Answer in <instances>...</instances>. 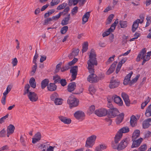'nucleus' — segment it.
Masks as SVG:
<instances>
[{"instance_id":"nucleus-41","label":"nucleus","mask_w":151,"mask_h":151,"mask_svg":"<svg viewBox=\"0 0 151 151\" xmlns=\"http://www.w3.org/2000/svg\"><path fill=\"white\" fill-rule=\"evenodd\" d=\"M114 15L111 14L108 17L107 21L106 22V24H109L111 22L112 19L114 17Z\"/></svg>"},{"instance_id":"nucleus-52","label":"nucleus","mask_w":151,"mask_h":151,"mask_svg":"<svg viewBox=\"0 0 151 151\" xmlns=\"http://www.w3.org/2000/svg\"><path fill=\"white\" fill-rule=\"evenodd\" d=\"M139 78L138 76H136L131 81H130V85H131L132 84H133L135 83L137 80Z\"/></svg>"},{"instance_id":"nucleus-49","label":"nucleus","mask_w":151,"mask_h":151,"mask_svg":"<svg viewBox=\"0 0 151 151\" xmlns=\"http://www.w3.org/2000/svg\"><path fill=\"white\" fill-rule=\"evenodd\" d=\"M53 21L52 18H48L45 19L44 20V25H47L51 23V22Z\"/></svg>"},{"instance_id":"nucleus-53","label":"nucleus","mask_w":151,"mask_h":151,"mask_svg":"<svg viewBox=\"0 0 151 151\" xmlns=\"http://www.w3.org/2000/svg\"><path fill=\"white\" fill-rule=\"evenodd\" d=\"M9 114H7L5 116H3L0 119V123L2 124L4 122V120L8 117Z\"/></svg>"},{"instance_id":"nucleus-58","label":"nucleus","mask_w":151,"mask_h":151,"mask_svg":"<svg viewBox=\"0 0 151 151\" xmlns=\"http://www.w3.org/2000/svg\"><path fill=\"white\" fill-rule=\"evenodd\" d=\"M69 7L68 6L64 9L62 12H61L62 13V14L65 15L69 11Z\"/></svg>"},{"instance_id":"nucleus-55","label":"nucleus","mask_w":151,"mask_h":151,"mask_svg":"<svg viewBox=\"0 0 151 151\" xmlns=\"http://www.w3.org/2000/svg\"><path fill=\"white\" fill-rule=\"evenodd\" d=\"M37 66H33L32 67V70L31 71V74L32 75H33L35 73L37 68Z\"/></svg>"},{"instance_id":"nucleus-51","label":"nucleus","mask_w":151,"mask_h":151,"mask_svg":"<svg viewBox=\"0 0 151 151\" xmlns=\"http://www.w3.org/2000/svg\"><path fill=\"white\" fill-rule=\"evenodd\" d=\"M60 0H52L50 3L51 6H53L59 4L60 2Z\"/></svg>"},{"instance_id":"nucleus-44","label":"nucleus","mask_w":151,"mask_h":151,"mask_svg":"<svg viewBox=\"0 0 151 151\" xmlns=\"http://www.w3.org/2000/svg\"><path fill=\"white\" fill-rule=\"evenodd\" d=\"M68 26H65L61 28L60 30V32L62 34L65 33L68 30Z\"/></svg>"},{"instance_id":"nucleus-8","label":"nucleus","mask_w":151,"mask_h":151,"mask_svg":"<svg viewBox=\"0 0 151 151\" xmlns=\"http://www.w3.org/2000/svg\"><path fill=\"white\" fill-rule=\"evenodd\" d=\"M127 141L125 139L122 141L117 147L116 146H113V147L114 149L117 148L119 150H122L127 146Z\"/></svg>"},{"instance_id":"nucleus-23","label":"nucleus","mask_w":151,"mask_h":151,"mask_svg":"<svg viewBox=\"0 0 151 151\" xmlns=\"http://www.w3.org/2000/svg\"><path fill=\"white\" fill-rule=\"evenodd\" d=\"M90 16V12H87L83 16L82 18V24H84L88 21Z\"/></svg>"},{"instance_id":"nucleus-48","label":"nucleus","mask_w":151,"mask_h":151,"mask_svg":"<svg viewBox=\"0 0 151 151\" xmlns=\"http://www.w3.org/2000/svg\"><path fill=\"white\" fill-rule=\"evenodd\" d=\"M63 101V100L62 99L58 98L55 101L54 103L56 105H60L62 104Z\"/></svg>"},{"instance_id":"nucleus-30","label":"nucleus","mask_w":151,"mask_h":151,"mask_svg":"<svg viewBox=\"0 0 151 151\" xmlns=\"http://www.w3.org/2000/svg\"><path fill=\"white\" fill-rule=\"evenodd\" d=\"M146 50L145 48L142 49V51L138 54L139 56L141 59H143L146 58Z\"/></svg>"},{"instance_id":"nucleus-57","label":"nucleus","mask_w":151,"mask_h":151,"mask_svg":"<svg viewBox=\"0 0 151 151\" xmlns=\"http://www.w3.org/2000/svg\"><path fill=\"white\" fill-rule=\"evenodd\" d=\"M78 7L75 6L71 10V13L73 15L75 14L78 12Z\"/></svg>"},{"instance_id":"nucleus-35","label":"nucleus","mask_w":151,"mask_h":151,"mask_svg":"<svg viewBox=\"0 0 151 151\" xmlns=\"http://www.w3.org/2000/svg\"><path fill=\"white\" fill-rule=\"evenodd\" d=\"M145 114L147 117L151 116V104L148 107L146 111Z\"/></svg>"},{"instance_id":"nucleus-15","label":"nucleus","mask_w":151,"mask_h":151,"mask_svg":"<svg viewBox=\"0 0 151 151\" xmlns=\"http://www.w3.org/2000/svg\"><path fill=\"white\" fill-rule=\"evenodd\" d=\"M15 128L14 125L12 124L9 125L7 128V136L8 137L12 134L14 132Z\"/></svg>"},{"instance_id":"nucleus-54","label":"nucleus","mask_w":151,"mask_h":151,"mask_svg":"<svg viewBox=\"0 0 151 151\" xmlns=\"http://www.w3.org/2000/svg\"><path fill=\"white\" fill-rule=\"evenodd\" d=\"M60 83L61 84V85L63 86L66 85L67 84L66 80L65 79H61L60 81V82H58V83Z\"/></svg>"},{"instance_id":"nucleus-29","label":"nucleus","mask_w":151,"mask_h":151,"mask_svg":"<svg viewBox=\"0 0 151 151\" xmlns=\"http://www.w3.org/2000/svg\"><path fill=\"white\" fill-rule=\"evenodd\" d=\"M106 146L105 144H101L96 148L95 151H102L103 150L106 149Z\"/></svg>"},{"instance_id":"nucleus-31","label":"nucleus","mask_w":151,"mask_h":151,"mask_svg":"<svg viewBox=\"0 0 151 151\" xmlns=\"http://www.w3.org/2000/svg\"><path fill=\"white\" fill-rule=\"evenodd\" d=\"M124 118V114H121L118 116L116 120V122L117 124H119L122 121Z\"/></svg>"},{"instance_id":"nucleus-45","label":"nucleus","mask_w":151,"mask_h":151,"mask_svg":"<svg viewBox=\"0 0 151 151\" xmlns=\"http://www.w3.org/2000/svg\"><path fill=\"white\" fill-rule=\"evenodd\" d=\"M67 5V4L65 3H63V4L60 5L58 6L57 9L58 10H60L65 8Z\"/></svg>"},{"instance_id":"nucleus-22","label":"nucleus","mask_w":151,"mask_h":151,"mask_svg":"<svg viewBox=\"0 0 151 151\" xmlns=\"http://www.w3.org/2000/svg\"><path fill=\"white\" fill-rule=\"evenodd\" d=\"M130 125L132 127H134L137 125V119L135 116L133 115L131 116L130 120Z\"/></svg>"},{"instance_id":"nucleus-43","label":"nucleus","mask_w":151,"mask_h":151,"mask_svg":"<svg viewBox=\"0 0 151 151\" xmlns=\"http://www.w3.org/2000/svg\"><path fill=\"white\" fill-rule=\"evenodd\" d=\"M6 135V131L5 129L4 128L0 131V137H5Z\"/></svg>"},{"instance_id":"nucleus-40","label":"nucleus","mask_w":151,"mask_h":151,"mask_svg":"<svg viewBox=\"0 0 151 151\" xmlns=\"http://www.w3.org/2000/svg\"><path fill=\"white\" fill-rule=\"evenodd\" d=\"M113 32L112 29V30L111 28H110L108 29V30L104 32L102 34V36L103 37H106L111 32Z\"/></svg>"},{"instance_id":"nucleus-56","label":"nucleus","mask_w":151,"mask_h":151,"mask_svg":"<svg viewBox=\"0 0 151 151\" xmlns=\"http://www.w3.org/2000/svg\"><path fill=\"white\" fill-rule=\"evenodd\" d=\"M95 109V106L94 105H92L89 107L88 110L89 111L90 113L91 114L94 111Z\"/></svg>"},{"instance_id":"nucleus-7","label":"nucleus","mask_w":151,"mask_h":151,"mask_svg":"<svg viewBox=\"0 0 151 151\" xmlns=\"http://www.w3.org/2000/svg\"><path fill=\"white\" fill-rule=\"evenodd\" d=\"M108 111L104 108L96 110L95 111V114L99 117L104 116L107 115Z\"/></svg>"},{"instance_id":"nucleus-16","label":"nucleus","mask_w":151,"mask_h":151,"mask_svg":"<svg viewBox=\"0 0 151 151\" xmlns=\"http://www.w3.org/2000/svg\"><path fill=\"white\" fill-rule=\"evenodd\" d=\"M142 125L144 128H147L151 125V119L148 118L144 121Z\"/></svg>"},{"instance_id":"nucleus-60","label":"nucleus","mask_w":151,"mask_h":151,"mask_svg":"<svg viewBox=\"0 0 151 151\" xmlns=\"http://www.w3.org/2000/svg\"><path fill=\"white\" fill-rule=\"evenodd\" d=\"M62 64V62H60L56 66V71L57 72L58 71L60 70L61 66V65Z\"/></svg>"},{"instance_id":"nucleus-50","label":"nucleus","mask_w":151,"mask_h":151,"mask_svg":"<svg viewBox=\"0 0 151 151\" xmlns=\"http://www.w3.org/2000/svg\"><path fill=\"white\" fill-rule=\"evenodd\" d=\"M53 80L55 83L57 82H60V77L58 75H56L53 77Z\"/></svg>"},{"instance_id":"nucleus-27","label":"nucleus","mask_w":151,"mask_h":151,"mask_svg":"<svg viewBox=\"0 0 151 151\" xmlns=\"http://www.w3.org/2000/svg\"><path fill=\"white\" fill-rule=\"evenodd\" d=\"M122 134L121 133H120L118 132H117L116 134V135L114 138V142L116 143H117L120 140Z\"/></svg>"},{"instance_id":"nucleus-4","label":"nucleus","mask_w":151,"mask_h":151,"mask_svg":"<svg viewBox=\"0 0 151 151\" xmlns=\"http://www.w3.org/2000/svg\"><path fill=\"white\" fill-rule=\"evenodd\" d=\"M140 19H137L133 23L132 26V31L134 32L137 28L139 25V23L142 24L143 22L144 17L143 16L140 17Z\"/></svg>"},{"instance_id":"nucleus-5","label":"nucleus","mask_w":151,"mask_h":151,"mask_svg":"<svg viewBox=\"0 0 151 151\" xmlns=\"http://www.w3.org/2000/svg\"><path fill=\"white\" fill-rule=\"evenodd\" d=\"M74 115L76 119L80 121L83 120L84 119L85 117V114L81 111H76L74 114Z\"/></svg>"},{"instance_id":"nucleus-3","label":"nucleus","mask_w":151,"mask_h":151,"mask_svg":"<svg viewBox=\"0 0 151 151\" xmlns=\"http://www.w3.org/2000/svg\"><path fill=\"white\" fill-rule=\"evenodd\" d=\"M96 139V136L93 135L88 138L86 142L85 146L87 147H91L93 145Z\"/></svg>"},{"instance_id":"nucleus-37","label":"nucleus","mask_w":151,"mask_h":151,"mask_svg":"<svg viewBox=\"0 0 151 151\" xmlns=\"http://www.w3.org/2000/svg\"><path fill=\"white\" fill-rule=\"evenodd\" d=\"M47 147L48 146L46 144H40V145L38 146V148L42 151H45Z\"/></svg>"},{"instance_id":"nucleus-62","label":"nucleus","mask_w":151,"mask_h":151,"mask_svg":"<svg viewBox=\"0 0 151 151\" xmlns=\"http://www.w3.org/2000/svg\"><path fill=\"white\" fill-rule=\"evenodd\" d=\"M130 81L125 78L124 81L123 83L124 85H127L128 84H130Z\"/></svg>"},{"instance_id":"nucleus-61","label":"nucleus","mask_w":151,"mask_h":151,"mask_svg":"<svg viewBox=\"0 0 151 151\" xmlns=\"http://www.w3.org/2000/svg\"><path fill=\"white\" fill-rule=\"evenodd\" d=\"M18 61L16 58H14L12 61V64L13 66H15L17 65Z\"/></svg>"},{"instance_id":"nucleus-21","label":"nucleus","mask_w":151,"mask_h":151,"mask_svg":"<svg viewBox=\"0 0 151 151\" xmlns=\"http://www.w3.org/2000/svg\"><path fill=\"white\" fill-rule=\"evenodd\" d=\"M114 102L119 105L121 106L122 105L123 101L121 98L119 96H114Z\"/></svg>"},{"instance_id":"nucleus-38","label":"nucleus","mask_w":151,"mask_h":151,"mask_svg":"<svg viewBox=\"0 0 151 151\" xmlns=\"http://www.w3.org/2000/svg\"><path fill=\"white\" fill-rule=\"evenodd\" d=\"M146 99L145 100L144 102L142 103L141 104V108L143 109L147 105L148 103L150 101V99L149 97H147Z\"/></svg>"},{"instance_id":"nucleus-14","label":"nucleus","mask_w":151,"mask_h":151,"mask_svg":"<svg viewBox=\"0 0 151 151\" xmlns=\"http://www.w3.org/2000/svg\"><path fill=\"white\" fill-rule=\"evenodd\" d=\"M41 138V135L40 132H37L34 135V137L32 138V143L33 144H35L37 142L39 141Z\"/></svg>"},{"instance_id":"nucleus-6","label":"nucleus","mask_w":151,"mask_h":151,"mask_svg":"<svg viewBox=\"0 0 151 151\" xmlns=\"http://www.w3.org/2000/svg\"><path fill=\"white\" fill-rule=\"evenodd\" d=\"M119 113L118 109L114 108L108 111L107 116L109 118H113L117 115Z\"/></svg>"},{"instance_id":"nucleus-63","label":"nucleus","mask_w":151,"mask_h":151,"mask_svg":"<svg viewBox=\"0 0 151 151\" xmlns=\"http://www.w3.org/2000/svg\"><path fill=\"white\" fill-rule=\"evenodd\" d=\"M133 73L132 72H131L129 74H127L125 77V78H126L128 79L130 81V78L132 76V74Z\"/></svg>"},{"instance_id":"nucleus-11","label":"nucleus","mask_w":151,"mask_h":151,"mask_svg":"<svg viewBox=\"0 0 151 151\" xmlns=\"http://www.w3.org/2000/svg\"><path fill=\"white\" fill-rule=\"evenodd\" d=\"M114 77H113L111 80L109 87L111 88H113L118 86L119 85V82L116 80H113Z\"/></svg>"},{"instance_id":"nucleus-1","label":"nucleus","mask_w":151,"mask_h":151,"mask_svg":"<svg viewBox=\"0 0 151 151\" xmlns=\"http://www.w3.org/2000/svg\"><path fill=\"white\" fill-rule=\"evenodd\" d=\"M96 56V55L94 52V50H91L89 56V60L87 62L88 68L91 74L89 76L87 79L89 82L93 83L96 82L99 80L98 77L94 73V65H96L97 64Z\"/></svg>"},{"instance_id":"nucleus-17","label":"nucleus","mask_w":151,"mask_h":151,"mask_svg":"<svg viewBox=\"0 0 151 151\" xmlns=\"http://www.w3.org/2000/svg\"><path fill=\"white\" fill-rule=\"evenodd\" d=\"M76 83L74 82L70 83L68 86L67 90L69 92H71L75 89L76 88Z\"/></svg>"},{"instance_id":"nucleus-28","label":"nucleus","mask_w":151,"mask_h":151,"mask_svg":"<svg viewBox=\"0 0 151 151\" xmlns=\"http://www.w3.org/2000/svg\"><path fill=\"white\" fill-rule=\"evenodd\" d=\"M29 83L30 86L33 88H35L36 86V82L35 79L33 78H31L29 80Z\"/></svg>"},{"instance_id":"nucleus-33","label":"nucleus","mask_w":151,"mask_h":151,"mask_svg":"<svg viewBox=\"0 0 151 151\" xmlns=\"http://www.w3.org/2000/svg\"><path fill=\"white\" fill-rule=\"evenodd\" d=\"M30 88V86L29 84H26L24 88V93L23 94L24 95H25L26 94H27L29 93V89Z\"/></svg>"},{"instance_id":"nucleus-10","label":"nucleus","mask_w":151,"mask_h":151,"mask_svg":"<svg viewBox=\"0 0 151 151\" xmlns=\"http://www.w3.org/2000/svg\"><path fill=\"white\" fill-rule=\"evenodd\" d=\"M78 70V66H74L71 68L70 70V72L72 73V79L71 80V81L76 79L77 74Z\"/></svg>"},{"instance_id":"nucleus-36","label":"nucleus","mask_w":151,"mask_h":151,"mask_svg":"<svg viewBox=\"0 0 151 151\" xmlns=\"http://www.w3.org/2000/svg\"><path fill=\"white\" fill-rule=\"evenodd\" d=\"M59 97L58 94L56 93H54L51 95L50 99L52 101H54L55 102L56 100L59 98Z\"/></svg>"},{"instance_id":"nucleus-46","label":"nucleus","mask_w":151,"mask_h":151,"mask_svg":"<svg viewBox=\"0 0 151 151\" xmlns=\"http://www.w3.org/2000/svg\"><path fill=\"white\" fill-rule=\"evenodd\" d=\"M62 15V12H60L58 13V14L57 15L53 16L52 17V20H58V19L59 18L60 16Z\"/></svg>"},{"instance_id":"nucleus-59","label":"nucleus","mask_w":151,"mask_h":151,"mask_svg":"<svg viewBox=\"0 0 151 151\" xmlns=\"http://www.w3.org/2000/svg\"><path fill=\"white\" fill-rule=\"evenodd\" d=\"M108 103L107 104V106L109 108L111 109L114 108H113V105L111 104L110 101L108 99Z\"/></svg>"},{"instance_id":"nucleus-9","label":"nucleus","mask_w":151,"mask_h":151,"mask_svg":"<svg viewBox=\"0 0 151 151\" xmlns=\"http://www.w3.org/2000/svg\"><path fill=\"white\" fill-rule=\"evenodd\" d=\"M27 96L29 100L32 102L37 101L38 98L37 94L34 92H29L27 94Z\"/></svg>"},{"instance_id":"nucleus-32","label":"nucleus","mask_w":151,"mask_h":151,"mask_svg":"<svg viewBox=\"0 0 151 151\" xmlns=\"http://www.w3.org/2000/svg\"><path fill=\"white\" fill-rule=\"evenodd\" d=\"M79 50L78 49H77L73 50L72 52L70 54L68 57L70 58H72L73 56H75L77 55H78L79 52Z\"/></svg>"},{"instance_id":"nucleus-34","label":"nucleus","mask_w":151,"mask_h":151,"mask_svg":"<svg viewBox=\"0 0 151 151\" xmlns=\"http://www.w3.org/2000/svg\"><path fill=\"white\" fill-rule=\"evenodd\" d=\"M129 131V128L128 127H125L121 128L118 132L122 134L123 133L128 132Z\"/></svg>"},{"instance_id":"nucleus-42","label":"nucleus","mask_w":151,"mask_h":151,"mask_svg":"<svg viewBox=\"0 0 151 151\" xmlns=\"http://www.w3.org/2000/svg\"><path fill=\"white\" fill-rule=\"evenodd\" d=\"M119 24L121 28H125L127 27V22L126 21H120L119 22Z\"/></svg>"},{"instance_id":"nucleus-47","label":"nucleus","mask_w":151,"mask_h":151,"mask_svg":"<svg viewBox=\"0 0 151 151\" xmlns=\"http://www.w3.org/2000/svg\"><path fill=\"white\" fill-rule=\"evenodd\" d=\"M147 149V145L145 144L141 145L139 148V151H145Z\"/></svg>"},{"instance_id":"nucleus-24","label":"nucleus","mask_w":151,"mask_h":151,"mask_svg":"<svg viewBox=\"0 0 151 151\" xmlns=\"http://www.w3.org/2000/svg\"><path fill=\"white\" fill-rule=\"evenodd\" d=\"M47 88L49 91H53L56 89L57 86L55 84L50 83L47 86Z\"/></svg>"},{"instance_id":"nucleus-64","label":"nucleus","mask_w":151,"mask_h":151,"mask_svg":"<svg viewBox=\"0 0 151 151\" xmlns=\"http://www.w3.org/2000/svg\"><path fill=\"white\" fill-rule=\"evenodd\" d=\"M114 70L111 68H109L106 72V74L107 75H109L113 73Z\"/></svg>"},{"instance_id":"nucleus-18","label":"nucleus","mask_w":151,"mask_h":151,"mask_svg":"<svg viewBox=\"0 0 151 151\" xmlns=\"http://www.w3.org/2000/svg\"><path fill=\"white\" fill-rule=\"evenodd\" d=\"M142 139L140 138L136 140H132L133 141V142L132 146V148L136 147L139 146L142 142Z\"/></svg>"},{"instance_id":"nucleus-2","label":"nucleus","mask_w":151,"mask_h":151,"mask_svg":"<svg viewBox=\"0 0 151 151\" xmlns=\"http://www.w3.org/2000/svg\"><path fill=\"white\" fill-rule=\"evenodd\" d=\"M67 103L69 105L70 107L72 108L77 106L78 104L79 101L73 96H72L69 97L67 100Z\"/></svg>"},{"instance_id":"nucleus-25","label":"nucleus","mask_w":151,"mask_h":151,"mask_svg":"<svg viewBox=\"0 0 151 151\" xmlns=\"http://www.w3.org/2000/svg\"><path fill=\"white\" fill-rule=\"evenodd\" d=\"M140 132L139 130H135L132 136V140H136L139 137Z\"/></svg>"},{"instance_id":"nucleus-26","label":"nucleus","mask_w":151,"mask_h":151,"mask_svg":"<svg viewBox=\"0 0 151 151\" xmlns=\"http://www.w3.org/2000/svg\"><path fill=\"white\" fill-rule=\"evenodd\" d=\"M49 81L47 79L43 80L41 82V86L42 89H44L46 86L48 85Z\"/></svg>"},{"instance_id":"nucleus-39","label":"nucleus","mask_w":151,"mask_h":151,"mask_svg":"<svg viewBox=\"0 0 151 151\" xmlns=\"http://www.w3.org/2000/svg\"><path fill=\"white\" fill-rule=\"evenodd\" d=\"M88 43L87 42H85L83 43L82 46V52L83 53L86 52L88 49Z\"/></svg>"},{"instance_id":"nucleus-20","label":"nucleus","mask_w":151,"mask_h":151,"mask_svg":"<svg viewBox=\"0 0 151 151\" xmlns=\"http://www.w3.org/2000/svg\"><path fill=\"white\" fill-rule=\"evenodd\" d=\"M59 119L65 124H69L71 122V120L67 118L66 117L60 116L58 117Z\"/></svg>"},{"instance_id":"nucleus-13","label":"nucleus","mask_w":151,"mask_h":151,"mask_svg":"<svg viewBox=\"0 0 151 151\" xmlns=\"http://www.w3.org/2000/svg\"><path fill=\"white\" fill-rule=\"evenodd\" d=\"M122 96L127 106H129L130 104L129 96L125 93H122Z\"/></svg>"},{"instance_id":"nucleus-19","label":"nucleus","mask_w":151,"mask_h":151,"mask_svg":"<svg viewBox=\"0 0 151 151\" xmlns=\"http://www.w3.org/2000/svg\"><path fill=\"white\" fill-rule=\"evenodd\" d=\"M70 14H68L66 17L63 19L62 21L61 24L63 26L68 24L70 19Z\"/></svg>"},{"instance_id":"nucleus-12","label":"nucleus","mask_w":151,"mask_h":151,"mask_svg":"<svg viewBox=\"0 0 151 151\" xmlns=\"http://www.w3.org/2000/svg\"><path fill=\"white\" fill-rule=\"evenodd\" d=\"M86 1V0H69V4L70 5H76L79 2L80 4L83 5Z\"/></svg>"}]
</instances>
